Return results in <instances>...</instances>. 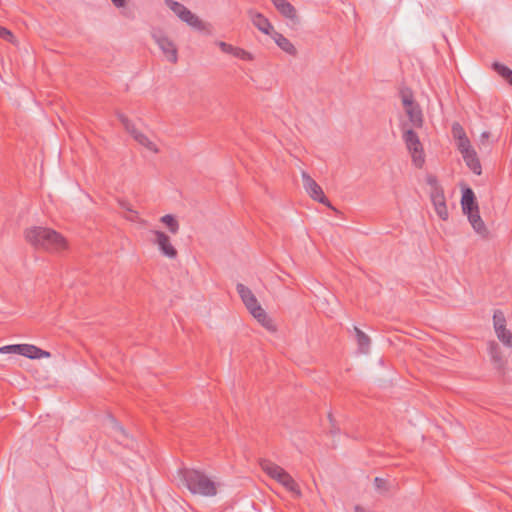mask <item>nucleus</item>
<instances>
[{
	"mask_svg": "<svg viewBox=\"0 0 512 512\" xmlns=\"http://www.w3.org/2000/svg\"><path fill=\"white\" fill-rule=\"evenodd\" d=\"M111 422L113 431L118 434L116 440L126 447H132L134 441L129 437L124 427L114 418L111 419Z\"/></svg>",
	"mask_w": 512,
	"mask_h": 512,
	"instance_id": "nucleus-17",
	"label": "nucleus"
},
{
	"mask_svg": "<svg viewBox=\"0 0 512 512\" xmlns=\"http://www.w3.org/2000/svg\"><path fill=\"white\" fill-rule=\"evenodd\" d=\"M355 512H365L364 508H362L361 506H356L355 507Z\"/></svg>",
	"mask_w": 512,
	"mask_h": 512,
	"instance_id": "nucleus-41",
	"label": "nucleus"
},
{
	"mask_svg": "<svg viewBox=\"0 0 512 512\" xmlns=\"http://www.w3.org/2000/svg\"><path fill=\"white\" fill-rule=\"evenodd\" d=\"M328 419H329V422L331 424L330 434L331 435L338 434L340 432V428L336 425V420L334 419V417H333L331 412L328 414Z\"/></svg>",
	"mask_w": 512,
	"mask_h": 512,
	"instance_id": "nucleus-32",
	"label": "nucleus"
},
{
	"mask_svg": "<svg viewBox=\"0 0 512 512\" xmlns=\"http://www.w3.org/2000/svg\"><path fill=\"white\" fill-rule=\"evenodd\" d=\"M428 183L433 186L431 192V200L435 209L436 214L442 220H447L449 213L446 205L443 189L437 184L435 178L429 179Z\"/></svg>",
	"mask_w": 512,
	"mask_h": 512,
	"instance_id": "nucleus-8",
	"label": "nucleus"
},
{
	"mask_svg": "<svg viewBox=\"0 0 512 512\" xmlns=\"http://www.w3.org/2000/svg\"><path fill=\"white\" fill-rule=\"evenodd\" d=\"M180 475L191 493L206 497H212L217 494L215 483L203 472L196 469L183 468L180 470Z\"/></svg>",
	"mask_w": 512,
	"mask_h": 512,
	"instance_id": "nucleus-2",
	"label": "nucleus"
},
{
	"mask_svg": "<svg viewBox=\"0 0 512 512\" xmlns=\"http://www.w3.org/2000/svg\"><path fill=\"white\" fill-rule=\"evenodd\" d=\"M165 4L169 7L180 19L185 16L188 8H186L183 4L175 1V0H165Z\"/></svg>",
	"mask_w": 512,
	"mask_h": 512,
	"instance_id": "nucleus-25",
	"label": "nucleus"
},
{
	"mask_svg": "<svg viewBox=\"0 0 512 512\" xmlns=\"http://www.w3.org/2000/svg\"><path fill=\"white\" fill-rule=\"evenodd\" d=\"M276 9L286 18L297 22V12L295 7L287 0H271Z\"/></svg>",
	"mask_w": 512,
	"mask_h": 512,
	"instance_id": "nucleus-16",
	"label": "nucleus"
},
{
	"mask_svg": "<svg viewBox=\"0 0 512 512\" xmlns=\"http://www.w3.org/2000/svg\"><path fill=\"white\" fill-rule=\"evenodd\" d=\"M468 217L470 224L472 225L474 231L482 238L487 239L489 237V231L483 222L479 209L473 212L465 213Z\"/></svg>",
	"mask_w": 512,
	"mask_h": 512,
	"instance_id": "nucleus-13",
	"label": "nucleus"
},
{
	"mask_svg": "<svg viewBox=\"0 0 512 512\" xmlns=\"http://www.w3.org/2000/svg\"><path fill=\"white\" fill-rule=\"evenodd\" d=\"M111 1L118 8L124 7L126 5V0H111Z\"/></svg>",
	"mask_w": 512,
	"mask_h": 512,
	"instance_id": "nucleus-39",
	"label": "nucleus"
},
{
	"mask_svg": "<svg viewBox=\"0 0 512 512\" xmlns=\"http://www.w3.org/2000/svg\"><path fill=\"white\" fill-rule=\"evenodd\" d=\"M489 135V132H483L481 135V142L483 143L484 139H488Z\"/></svg>",
	"mask_w": 512,
	"mask_h": 512,
	"instance_id": "nucleus-40",
	"label": "nucleus"
},
{
	"mask_svg": "<svg viewBox=\"0 0 512 512\" xmlns=\"http://www.w3.org/2000/svg\"><path fill=\"white\" fill-rule=\"evenodd\" d=\"M495 332L506 329V319L502 311L496 310L493 315Z\"/></svg>",
	"mask_w": 512,
	"mask_h": 512,
	"instance_id": "nucleus-26",
	"label": "nucleus"
},
{
	"mask_svg": "<svg viewBox=\"0 0 512 512\" xmlns=\"http://www.w3.org/2000/svg\"><path fill=\"white\" fill-rule=\"evenodd\" d=\"M272 38L274 39L275 43L286 53L289 55L295 56L297 54V50L295 46L291 43L289 39L284 37L282 34L274 31L272 33Z\"/></svg>",
	"mask_w": 512,
	"mask_h": 512,
	"instance_id": "nucleus-18",
	"label": "nucleus"
},
{
	"mask_svg": "<svg viewBox=\"0 0 512 512\" xmlns=\"http://www.w3.org/2000/svg\"><path fill=\"white\" fill-rule=\"evenodd\" d=\"M38 347L31 344H20L19 355L25 356L30 359H36V352Z\"/></svg>",
	"mask_w": 512,
	"mask_h": 512,
	"instance_id": "nucleus-27",
	"label": "nucleus"
},
{
	"mask_svg": "<svg viewBox=\"0 0 512 512\" xmlns=\"http://www.w3.org/2000/svg\"><path fill=\"white\" fill-rule=\"evenodd\" d=\"M125 218L129 221H138V213L134 210V213H129L128 215L125 216Z\"/></svg>",
	"mask_w": 512,
	"mask_h": 512,
	"instance_id": "nucleus-38",
	"label": "nucleus"
},
{
	"mask_svg": "<svg viewBox=\"0 0 512 512\" xmlns=\"http://www.w3.org/2000/svg\"><path fill=\"white\" fill-rule=\"evenodd\" d=\"M118 203L122 209L127 211L128 213H134L132 206L126 200H118Z\"/></svg>",
	"mask_w": 512,
	"mask_h": 512,
	"instance_id": "nucleus-36",
	"label": "nucleus"
},
{
	"mask_svg": "<svg viewBox=\"0 0 512 512\" xmlns=\"http://www.w3.org/2000/svg\"><path fill=\"white\" fill-rule=\"evenodd\" d=\"M26 240L36 248L58 252L66 248L64 237L53 229L32 227L25 232Z\"/></svg>",
	"mask_w": 512,
	"mask_h": 512,
	"instance_id": "nucleus-1",
	"label": "nucleus"
},
{
	"mask_svg": "<svg viewBox=\"0 0 512 512\" xmlns=\"http://www.w3.org/2000/svg\"><path fill=\"white\" fill-rule=\"evenodd\" d=\"M151 233L155 236L154 243L158 245L159 250L164 256L170 259L177 257V249L171 244L170 237L166 233L159 230H153Z\"/></svg>",
	"mask_w": 512,
	"mask_h": 512,
	"instance_id": "nucleus-10",
	"label": "nucleus"
},
{
	"mask_svg": "<svg viewBox=\"0 0 512 512\" xmlns=\"http://www.w3.org/2000/svg\"><path fill=\"white\" fill-rule=\"evenodd\" d=\"M498 339L507 347H512V334L507 329L496 332Z\"/></svg>",
	"mask_w": 512,
	"mask_h": 512,
	"instance_id": "nucleus-28",
	"label": "nucleus"
},
{
	"mask_svg": "<svg viewBox=\"0 0 512 512\" xmlns=\"http://www.w3.org/2000/svg\"><path fill=\"white\" fill-rule=\"evenodd\" d=\"M354 331L360 351L366 353L370 347V338L356 326H354Z\"/></svg>",
	"mask_w": 512,
	"mask_h": 512,
	"instance_id": "nucleus-22",
	"label": "nucleus"
},
{
	"mask_svg": "<svg viewBox=\"0 0 512 512\" xmlns=\"http://www.w3.org/2000/svg\"><path fill=\"white\" fill-rule=\"evenodd\" d=\"M456 145L461 154L467 153L468 151L473 149L468 137H465V138H462V139L456 141Z\"/></svg>",
	"mask_w": 512,
	"mask_h": 512,
	"instance_id": "nucleus-30",
	"label": "nucleus"
},
{
	"mask_svg": "<svg viewBox=\"0 0 512 512\" xmlns=\"http://www.w3.org/2000/svg\"><path fill=\"white\" fill-rule=\"evenodd\" d=\"M462 157L466 163V165L477 175H480L482 172L480 161L477 157V153L474 149L468 151L467 153H463Z\"/></svg>",
	"mask_w": 512,
	"mask_h": 512,
	"instance_id": "nucleus-19",
	"label": "nucleus"
},
{
	"mask_svg": "<svg viewBox=\"0 0 512 512\" xmlns=\"http://www.w3.org/2000/svg\"><path fill=\"white\" fill-rule=\"evenodd\" d=\"M260 467L268 476L275 479L288 491L294 493L296 496L301 495L299 486L296 481L282 467L267 459L260 460Z\"/></svg>",
	"mask_w": 512,
	"mask_h": 512,
	"instance_id": "nucleus-4",
	"label": "nucleus"
},
{
	"mask_svg": "<svg viewBox=\"0 0 512 512\" xmlns=\"http://www.w3.org/2000/svg\"><path fill=\"white\" fill-rule=\"evenodd\" d=\"M489 353L494 364L498 369H501L504 365V362L502 359L500 347L496 342H490Z\"/></svg>",
	"mask_w": 512,
	"mask_h": 512,
	"instance_id": "nucleus-21",
	"label": "nucleus"
},
{
	"mask_svg": "<svg viewBox=\"0 0 512 512\" xmlns=\"http://www.w3.org/2000/svg\"><path fill=\"white\" fill-rule=\"evenodd\" d=\"M183 22L187 23L189 26L202 31L205 29L204 22L194 13H192L189 9L187 13H185V16L181 19Z\"/></svg>",
	"mask_w": 512,
	"mask_h": 512,
	"instance_id": "nucleus-20",
	"label": "nucleus"
},
{
	"mask_svg": "<svg viewBox=\"0 0 512 512\" xmlns=\"http://www.w3.org/2000/svg\"><path fill=\"white\" fill-rule=\"evenodd\" d=\"M451 132H452V136H453V138H454L456 141H458V140H460V139H462V138L467 137V135H466V132H465L464 128H463V127L461 126V124H460V123H458V122H454V123L452 124Z\"/></svg>",
	"mask_w": 512,
	"mask_h": 512,
	"instance_id": "nucleus-29",
	"label": "nucleus"
},
{
	"mask_svg": "<svg viewBox=\"0 0 512 512\" xmlns=\"http://www.w3.org/2000/svg\"><path fill=\"white\" fill-rule=\"evenodd\" d=\"M374 485H375L376 489L379 490V491L387 490V481L385 479H383V478L376 477L374 479Z\"/></svg>",
	"mask_w": 512,
	"mask_h": 512,
	"instance_id": "nucleus-33",
	"label": "nucleus"
},
{
	"mask_svg": "<svg viewBox=\"0 0 512 512\" xmlns=\"http://www.w3.org/2000/svg\"><path fill=\"white\" fill-rule=\"evenodd\" d=\"M142 146H144L145 148H147L148 150H150L154 153L159 152V149L157 148L156 144L153 143L149 138H147V140L144 142V144Z\"/></svg>",
	"mask_w": 512,
	"mask_h": 512,
	"instance_id": "nucleus-35",
	"label": "nucleus"
},
{
	"mask_svg": "<svg viewBox=\"0 0 512 512\" xmlns=\"http://www.w3.org/2000/svg\"><path fill=\"white\" fill-rule=\"evenodd\" d=\"M217 45L222 52L231 54L234 57L239 58L241 60L252 61L254 59L253 55L250 52L239 47H234L233 45L228 44L224 41H218Z\"/></svg>",
	"mask_w": 512,
	"mask_h": 512,
	"instance_id": "nucleus-14",
	"label": "nucleus"
},
{
	"mask_svg": "<svg viewBox=\"0 0 512 512\" xmlns=\"http://www.w3.org/2000/svg\"><path fill=\"white\" fill-rule=\"evenodd\" d=\"M461 205L463 213L473 212L479 209L475 194L471 188L467 187L462 191Z\"/></svg>",
	"mask_w": 512,
	"mask_h": 512,
	"instance_id": "nucleus-15",
	"label": "nucleus"
},
{
	"mask_svg": "<svg viewBox=\"0 0 512 512\" xmlns=\"http://www.w3.org/2000/svg\"><path fill=\"white\" fill-rule=\"evenodd\" d=\"M152 38L167 57L168 61L173 64L177 63L178 50L174 42L161 29H154L152 31Z\"/></svg>",
	"mask_w": 512,
	"mask_h": 512,
	"instance_id": "nucleus-7",
	"label": "nucleus"
},
{
	"mask_svg": "<svg viewBox=\"0 0 512 512\" xmlns=\"http://www.w3.org/2000/svg\"><path fill=\"white\" fill-rule=\"evenodd\" d=\"M20 344L7 345L0 348V353H15L19 355Z\"/></svg>",
	"mask_w": 512,
	"mask_h": 512,
	"instance_id": "nucleus-31",
	"label": "nucleus"
},
{
	"mask_svg": "<svg viewBox=\"0 0 512 512\" xmlns=\"http://www.w3.org/2000/svg\"><path fill=\"white\" fill-rule=\"evenodd\" d=\"M400 97L405 114L411 125L410 127L422 128L424 123L423 113L420 105L414 100L412 91L408 88L401 89Z\"/></svg>",
	"mask_w": 512,
	"mask_h": 512,
	"instance_id": "nucleus-6",
	"label": "nucleus"
},
{
	"mask_svg": "<svg viewBox=\"0 0 512 512\" xmlns=\"http://www.w3.org/2000/svg\"><path fill=\"white\" fill-rule=\"evenodd\" d=\"M403 132V141L412 156V161L416 167L421 168L424 164V151L422 143L420 142L418 134L413 130L412 127L408 126V123L404 122L401 125Z\"/></svg>",
	"mask_w": 512,
	"mask_h": 512,
	"instance_id": "nucleus-5",
	"label": "nucleus"
},
{
	"mask_svg": "<svg viewBox=\"0 0 512 512\" xmlns=\"http://www.w3.org/2000/svg\"><path fill=\"white\" fill-rule=\"evenodd\" d=\"M492 68L495 72H497L504 80H506L511 86H512V70L499 63V62H494L492 64Z\"/></svg>",
	"mask_w": 512,
	"mask_h": 512,
	"instance_id": "nucleus-23",
	"label": "nucleus"
},
{
	"mask_svg": "<svg viewBox=\"0 0 512 512\" xmlns=\"http://www.w3.org/2000/svg\"><path fill=\"white\" fill-rule=\"evenodd\" d=\"M236 288L238 294L241 297V300L243 301L248 311L252 314V316L255 319H257V321L262 326H264L268 330L274 331L275 326L273 324V321L268 317L265 310L260 306L253 292L248 287L241 283H238Z\"/></svg>",
	"mask_w": 512,
	"mask_h": 512,
	"instance_id": "nucleus-3",
	"label": "nucleus"
},
{
	"mask_svg": "<svg viewBox=\"0 0 512 512\" xmlns=\"http://www.w3.org/2000/svg\"><path fill=\"white\" fill-rule=\"evenodd\" d=\"M160 221L168 228L172 234H177L179 231V223L175 216L166 214L160 218Z\"/></svg>",
	"mask_w": 512,
	"mask_h": 512,
	"instance_id": "nucleus-24",
	"label": "nucleus"
},
{
	"mask_svg": "<svg viewBox=\"0 0 512 512\" xmlns=\"http://www.w3.org/2000/svg\"><path fill=\"white\" fill-rule=\"evenodd\" d=\"M117 117L121 124L124 126L125 130L133 137V139L140 145H143L148 137L136 129L135 125L123 113L117 112Z\"/></svg>",
	"mask_w": 512,
	"mask_h": 512,
	"instance_id": "nucleus-12",
	"label": "nucleus"
},
{
	"mask_svg": "<svg viewBox=\"0 0 512 512\" xmlns=\"http://www.w3.org/2000/svg\"><path fill=\"white\" fill-rule=\"evenodd\" d=\"M303 187L310 197L328 207H332L328 198L324 195L322 188L305 171L302 172Z\"/></svg>",
	"mask_w": 512,
	"mask_h": 512,
	"instance_id": "nucleus-9",
	"label": "nucleus"
},
{
	"mask_svg": "<svg viewBox=\"0 0 512 512\" xmlns=\"http://www.w3.org/2000/svg\"><path fill=\"white\" fill-rule=\"evenodd\" d=\"M0 37L10 42L14 39L12 32L2 26H0Z\"/></svg>",
	"mask_w": 512,
	"mask_h": 512,
	"instance_id": "nucleus-34",
	"label": "nucleus"
},
{
	"mask_svg": "<svg viewBox=\"0 0 512 512\" xmlns=\"http://www.w3.org/2000/svg\"><path fill=\"white\" fill-rule=\"evenodd\" d=\"M248 15L255 27H257L264 34L272 35L274 32L273 26L263 14L251 9L248 11Z\"/></svg>",
	"mask_w": 512,
	"mask_h": 512,
	"instance_id": "nucleus-11",
	"label": "nucleus"
},
{
	"mask_svg": "<svg viewBox=\"0 0 512 512\" xmlns=\"http://www.w3.org/2000/svg\"><path fill=\"white\" fill-rule=\"evenodd\" d=\"M50 356V352L42 350L40 348H38V351L36 352V359L49 358Z\"/></svg>",
	"mask_w": 512,
	"mask_h": 512,
	"instance_id": "nucleus-37",
	"label": "nucleus"
}]
</instances>
